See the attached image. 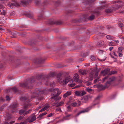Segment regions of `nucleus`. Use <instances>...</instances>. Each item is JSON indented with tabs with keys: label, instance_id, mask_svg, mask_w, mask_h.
Here are the masks:
<instances>
[{
	"label": "nucleus",
	"instance_id": "nucleus-16",
	"mask_svg": "<svg viewBox=\"0 0 124 124\" xmlns=\"http://www.w3.org/2000/svg\"><path fill=\"white\" fill-rule=\"evenodd\" d=\"M50 91L51 92H54L55 91H57V93L55 95H56L57 96H58L60 95L61 93V91H58V89L57 88H56L55 89H50Z\"/></svg>",
	"mask_w": 124,
	"mask_h": 124
},
{
	"label": "nucleus",
	"instance_id": "nucleus-23",
	"mask_svg": "<svg viewBox=\"0 0 124 124\" xmlns=\"http://www.w3.org/2000/svg\"><path fill=\"white\" fill-rule=\"evenodd\" d=\"M73 12L72 11L69 10L67 12L66 15L68 16H72L73 15Z\"/></svg>",
	"mask_w": 124,
	"mask_h": 124
},
{
	"label": "nucleus",
	"instance_id": "nucleus-3",
	"mask_svg": "<svg viewBox=\"0 0 124 124\" xmlns=\"http://www.w3.org/2000/svg\"><path fill=\"white\" fill-rule=\"evenodd\" d=\"M35 81V79H31L29 80H27L26 82L21 83L20 84V86L23 88H32V83H33Z\"/></svg>",
	"mask_w": 124,
	"mask_h": 124
},
{
	"label": "nucleus",
	"instance_id": "nucleus-11",
	"mask_svg": "<svg viewBox=\"0 0 124 124\" xmlns=\"http://www.w3.org/2000/svg\"><path fill=\"white\" fill-rule=\"evenodd\" d=\"M11 0L13 2L10 3L8 4L9 6L11 7L13 6H14L18 7L19 6V4L17 1H16V0Z\"/></svg>",
	"mask_w": 124,
	"mask_h": 124
},
{
	"label": "nucleus",
	"instance_id": "nucleus-29",
	"mask_svg": "<svg viewBox=\"0 0 124 124\" xmlns=\"http://www.w3.org/2000/svg\"><path fill=\"white\" fill-rule=\"evenodd\" d=\"M72 22H73L74 23H79L81 22L82 21L81 19H75L73 20Z\"/></svg>",
	"mask_w": 124,
	"mask_h": 124
},
{
	"label": "nucleus",
	"instance_id": "nucleus-19",
	"mask_svg": "<svg viewBox=\"0 0 124 124\" xmlns=\"http://www.w3.org/2000/svg\"><path fill=\"white\" fill-rule=\"evenodd\" d=\"M115 79V78L114 77H112L110 78L109 79V80L108 81L106 82L107 84H109L111 83L113 81H114Z\"/></svg>",
	"mask_w": 124,
	"mask_h": 124
},
{
	"label": "nucleus",
	"instance_id": "nucleus-35",
	"mask_svg": "<svg viewBox=\"0 0 124 124\" xmlns=\"http://www.w3.org/2000/svg\"><path fill=\"white\" fill-rule=\"evenodd\" d=\"M110 56L112 58L114 59H116V58H115L114 56H116V54L114 52H113L110 54Z\"/></svg>",
	"mask_w": 124,
	"mask_h": 124
},
{
	"label": "nucleus",
	"instance_id": "nucleus-13",
	"mask_svg": "<svg viewBox=\"0 0 124 124\" xmlns=\"http://www.w3.org/2000/svg\"><path fill=\"white\" fill-rule=\"evenodd\" d=\"M95 0H85L83 2V4L85 5H89L94 2Z\"/></svg>",
	"mask_w": 124,
	"mask_h": 124
},
{
	"label": "nucleus",
	"instance_id": "nucleus-44",
	"mask_svg": "<svg viewBox=\"0 0 124 124\" xmlns=\"http://www.w3.org/2000/svg\"><path fill=\"white\" fill-rule=\"evenodd\" d=\"M81 96H82L86 94V92L84 91H81Z\"/></svg>",
	"mask_w": 124,
	"mask_h": 124
},
{
	"label": "nucleus",
	"instance_id": "nucleus-51",
	"mask_svg": "<svg viewBox=\"0 0 124 124\" xmlns=\"http://www.w3.org/2000/svg\"><path fill=\"white\" fill-rule=\"evenodd\" d=\"M116 73V71H111L110 72H109L108 74V75H111L115 74Z\"/></svg>",
	"mask_w": 124,
	"mask_h": 124
},
{
	"label": "nucleus",
	"instance_id": "nucleus-31",
	"mask_svg": "<svg viewBox=\"0 0 124 124\" xmlns=\"http://www.w3.org/2000/svg\"><path fill=\"white\" fill-rule=\"evenodd\" d=\"M40 92V89L39 88H37L35 89L34 92L35 93L38 95Z\"/></svg>",
	"mask_w": 124,
	"mask_h": 124
},
{
	"label": "nucleus",
	"instance_id": "nucleus-59",
	"mask_svg": "<svg viewBox=\"0 0 124 124\" xmlns=\"http://www.w3.org/2000/svg\"><path fill=\"white\" fill-rule=\"evenodd\" d=\"M28 105H26L24 106L23 107V109L24 110H26V108H28Z\"/></svg>",
	"mask_w": 124,
	"mask_h": 124
},
{
	"label": "nucleus",
	"instance_id": "nucleus-52",
	"mask_svg": "<svg viewBox=\"0 0 124 124\" xmlns=\"http://www.w3.org/2000/svg\"><path fill=\"white\" fill-rule=\"evenodd\" d=\"M123 49L124 48L123 47H119L118 48V51L119 52H121Z\"/></svg>",
	"mask_w": 124,
	"mask_h": 124
},
{
	"label": "nucleus",
	"instance_id": "nucleus-48",
	"mask_svg": "<svg viewBox=\"0 0 124 124\" xmlns=\"http://www.w3.org/2000/svg\"><path fill=\"white\" fill-rule=\"evenodd\" d=\"M67 109H68V110H67V111H68V112H71V106H68L67 107Z\"/></svg>",
	"mask_w": 124,
	"mask_h": 124
},
{
	"label": "nucleus",
	"instance_id": "nucleus-8",
	"mask_svg": "<svg viewBox=\"0 0 124 124\" xmlns=\"http://www.w3.org/2000/svg\"><path fill=\"white\" fill-rule=\"evenodd\" d=\"M116 5H115L113 6L111 8L106 9L105 10V12L107 14H110L113 10H116Z\"/></svg>",
	"mask_w": 124,
	"mask_h": 124
},
{
	"label": "nucleus",
	"instance_id": "nucleus-27",
	"mask_svg": "<svg viewBox=\"0 0 124 124\" xmlns=\"http://www.w3.org/2000/svg\"><path fill=\"white\" fill-rule=\"evenodd\" d=\"M74 93L75 96H81V92L80 91H76Z\"/></svg>",
	"mask_w": 124,
	"mask_h": 124
},
{
	"label": "nucleus",
	"instance_id": "nucleus-14",
	"mask_svg": "<svg viewBox=\"0 0 124 124\" xmlns=\"http://www.w3.org/2000/svg\"><path fill=\"white\" fill-rule=\"evenodd\" d=\"M89 110V109L88 108H87L86 109H85L84 110H82L80 111L76 115H75V116L76 117L78 116L80 114L83 113H84L85 112H88Z\"/></svg>",
	"mask_w": 124,
	"mask_h": 124
},
{
	"label": "nucleus",
	"instance_id": "nucleus-49",
	"mask_svg": "<svg viewBox=\"0 0 124 124\" xmlns=\"http://www.w3.org/2000/svg\"><path fill=\"white\" fill-rule=\"evenodd\" d=\"M81 56L82 57H85L86 56H87V55L86 54V53H83V52H82L81 53Z\"/></svg>",
	"mask_w": 124,
	"mask_h": 124
},
{
	"label": "nucleus",
	"instance_id": "nucleus-22",
	"mask_svg": "<svg viewBox=\"0 0 124 124\" xmlns=\"http://www.w3.org/2000/svg\"><path fill=\"white\" fill-rule=\"evenodd\" d=\"M32 0H23L21 1V2L22 3L26 5L28 4Z\"/></svg>",
	"mask_w": 124,
	"mask_h": 124
},
{
	"label": "nucleus",
	"instance_id": "nucleus-58",
	"mask_svg": "<svg viewBox=\"0 0 124 124\" xmlns=\"http://www.w3.org/2000/svg\"><path fill=\"white\" fill-rule=\"evenodd\" d=\"M3 12H1L0 14L1 15H3L5 16L6 15V13L5 12V11L4 10H3Z\"/></svg>",
	"mask_w": 124,
	"mask_h": 124
},
{
	"label": "nucleus",
	"instance_id": "nucleus-64",
	"mask_svg": "<svg viewBox=\"0 0 124 124\" xmlns=\"http://www.w3.org/2000/svg\"><path fill=\"white\" fill-rule=\"evenodd\" d=\"M100 96L99 95L97 96L95 99L94 101L95 102L96 101L98 100L100 98Z\"/></svg>",
	"mask_w": 124,
	"mask_h": 124
},
{
	"label": "nucleus",
	"instance_id": "nucleus-61",
	"mask_svg": "<svg viewBox=\"0 0 124 124\" xmlns=\"http://www.w3.org/2000/svg\"><path fill=\"white\" fill-rule=\"evenodd\" d=\"M66 93L67 94L68 96L70 95L71 94V92L69 91H67L66 92Z\"/></svg>",
	"mask_w": 124,
	"mask_h": 124
},
{
	"label": "nucleus",
	"instance_id": "nucleus-41",
	"mask_svg": "<svg viewBox=\"0 0 124 124\" xmlns=\"http://www.w3.org/2000/svg\"><path fill=\"white\" fill-rule=\"evenodd\" d=\"M43 3L44 4L43 6H46L47 5L49 4V2L47 0H45L44 2Z\"/></svg>",
	"mask_w": 124,
	"mask_h": 124
},
{
	"label": "nucleus",
	"instance_id": "nucleus-36",
	"mask_svg": "<svg viewBox=\"0 0 124 124\" xmlns=\"http://www.w3.org/2000/svg\"><path fill=\"white\" fill-rule=\"evenodd\" d=\"M72 115L71 114H68L66 115L65 116H64L63 117V118L65 120H68L69 119L68 118H67L70 117V116Z\"/></svg>",
	"mask_w": 124,
	"mask_h": 124
},
{
	"label": "nucleus",
	"instance_id": "nucleus-43",
	"mask_svg": "<svg viewBox=\"0 0 124 124\" xmlns=\"http://www.w3.org/2000/svg\"><path fill=\"white\" fill-rule=\"evenodd\" d=\"M56 107H58L60 106V105L59 104V103H58L57 101L55 102V103H54L53 105Z\"/></svg>",
	"mask_w": 124,
	"mask_h": 124
},
{
	"label": "nucleus",
	"instance_id": "nucleus-32",
	"mask_svg": "<svg viewBox=\"0 0 124 124\" xmlns=\"http://www.w3.org/2000/svg\"><path fill=\"white\" fill-rule=\"evenodd\" d=\"M53 95H54V96L51 97V98L54 99V100L55 101V102L57 101L58 100L57 95H54V94H53Z\"/></svg>",
	"mask_w": 124,
	"mask_h": 124
},
{
	"label": "nucleus",
	"instance_id": "nucleus-30",
	"mask_svg": "<svg viewBox=\"0 0 124 124\" xmlns=\"http://www.w3.org/2000/svg\"><path fill=\"white\" fill-rule=\"evenodd\" d=\"M104 44V42L103 41H101L98 42L97 43V45L99 47L101 46H102Z\"/></svg>",
	"mask_w": 124,
	"mask_h": 124
},
{
	"label": "nucleus",
	"instance_id": "nucleus-33",
	"mask_svg": "<svg viewBox=\"0 0 124 124\" xmlns=\"http://www.w3.org/2000/svg\"><path fill=\"white\" fill-rule=\"evenodd\" d=\"M46 114H47V113L46 112H45L41 114L39 116H38L37 117V118H40L43 116L46 115Z\"/></svg>",
	"mask_w": 124,
	"mask_h": 124
},
{
	"label": "nucleus",
	"instance_id": "nucleus-4",
	"mask_svg": "<svg viewBox=\"0 0 124 124\" xmlns=\"http://www.w3.org/2000/svg\"><path fill=\"white\" fill-rule=\"evenodd\" d=\"M62 75L61 73H59L57 74V77L58 78V80L60 83H62L63 84H66L70 80V78H69L67 77H66L65 79H62L60 78V77Z\"/></svg>",
	"mask_w": 124,
	"mask_h": 124
},
{
	"label": "nucleus",
	"instance_id": "nucleus-26",
	"mask_svg": "<svg viewBox=\"0 0 124 124\" xmlns=\"http://www.w3.org/2000/svg\"><path fill=\"white\" fill-rule=\"evenodd\" d=\"M78 72L79 73V74H81L82 75L86 74V73L85 72L86 71L85 70H82L81 69H80L79 70Z\"/></svg>",
	"mask_w": 124,
	"mask_h": 124
},
{
	"label": "nucleus",
	"instance_id": "nucleus-20",
	"mask_svg": "<svg viewBox=\"0 0 124 124\" xmlns=\"http://www.w3.org/2000/svg\"><path fill=\"white\" fill-rule=\"evenodd\" d=\"M116 92H115L113 93L109 97V99L110 100H112L115 99L116 96Z\"/></svg>",
	"mask_w": 124,
	"mask_h": 124
},
{
	"label": "nucleus",
	"instance_id": "nucleus-63",
	"mask_svg": "<svg viewBox=\"0 0 124 124\" xmlns=\"http://www.w3.org/2000/svg\"><path fill=\"white\" fill-rule=\"evenodd\" d=\"M86 85L87 86L90 85L92 84V83L91 82H88L87 81L86 82Z\"/></svg>",
	"mask_w": 124,
	"mask_h": 124
},
{
	"label": "nucleus",
	"instance_id": "nucleus-24",
	"mask_svg": "<svg viewBox=\"0 0 124 124\" xmlns=\"http://www.w3.org/2000/svg\"><path fill=\"white\" fill-rule=\"evenodd\" d=\"M89 79L91 81H92L93 80V77L94 73L92 72H90L89 74Z\"/></svg>",
	"mask_w": 124,
	"mask_h": 124
},
{
	"label": "nucleus",
	"instance_id": "nucleus-2",
	"mask_svg": "<svg viewBox=\"0 0 124 124\" xmlns=\"http://www.w3.org/2000/svg\"><path fill=\"white\" fill-rule=\"evenodd\" d=\"M106 5H104L98 7L97 9H96L93 11L91 13V15L88 18V20L90 21H92L95 18V16H99L100 12L99 10L104 9L105 8Z\"/></svg>",
	"mask_w": 124,
	"mask_h": 124
},
{
	"label": "nucleus",
	"instance_id": "nucleus-5",
	"mask_svg": "<svg viewBox=\"0 0 124 124\" xmlns=\"http://www.w3.org/2000/svg\"><path fill=\"white\" fill-rule=\"evenodd\" d=\"M74 42L73 41H72L71 42H69L67 43L63 44L62 43H60L57 49L58 50H63L65 48L66 46L68 45L69 46H71L73 44Z\"/></svg>",
	"mask_w": 124,
	"mask_h": 124
},
{
	"label": "nucleus",
	"instance_id": "nucleus-39",
	"mask_svg": "<svg viewBox=\"0 0 124 124\" xmlns=\"http://www.w3.org/2000/svg\"><path fill=\"white\" fill-rule=\"evenodd\" d=\"M28 98V97L27 96H24L23 97H22L20 98V99L22 101H25L27 100Z\"/></svg>",
	"mask_w": 124,
	"mask_h": 124
},
{
	"label": "nucleus",
	"instance_id": "nucleus-12",
	"mask_svg": "<svg viewBox=\"0 0 124 124\" xmlns=\"http://www.w3.org/2000/svg\"><path fill=\"white\" fill-rule=\"evenodd\" d=\"M110 71V69L108 68H107L101 71L100 72V74H104L103 76H104L106 75Z\"/></svg>",
	"mask_w": 124,
	"mask_h": 124
},
{
	"label": "nucleus",
	"instance_id": "nucleus-55",
	"mask_svg": "<svg viewBox=\"0 0 124 124\" xmlns=\"http://www.w3.org/2000/svg\"><path fill=\"white\" fill-rule=\"evenodd\" d=\"M90 59L93 61H94L96 59L95 57L93 55H92L91 56Z\"/></svg>",
	"mask_w": 124,
	"mask_h": 124
},
{
	"label": "nucleus",
	"instance_id": "nucleus-42",
	"mask_svg": "<svg viewBox=\"0 0 124 124\" xmlns=\"http://www.w3.org/2000/svg\"><path fill=\"white\" fill-rule=\"evenodd\" d=\"M6 106V104H4L1 106L0 108V110L1 111H2L3 109Z\"/></svg>",
	"mask_w": 124,
	"mask_h": 124
},
{
	"label": "nucleus",
	"instance_id": "nucleus-53",
	"mask_svg": "<svg viewBox=\"0 0 124 124\" xmlns=\"http://www.w3.org/2000/svg\"><path fill=\"white\" fill-rule=\"evenodd\" d=\"M5 118L6 120H8L10 119L11 118V117L9 116H5Z\"/></svg>",
	"mask_w": 124,
	"mask_h": 124
},
{
	"label": "nucleus",
	"instance_id": "nucleus-38",
	"mask_svg": "<svg viewBox=\"0 0 124 124\" xmlns=\"http://www.w3.org/2000/svg\"><path fill=\"white\" fill-rule=\"evenodd\" d=\"M38 19L39 20H42L44 19L43 15L41 14L38 17Z\"/></svg>",
	"mask_w": 124,
	"mask_h": 124
},
{
	"label": "nucleus",
	"instance_id": "nucleus-50",
	"mask_svg": "<svg viewBox=\"0 0 124 124\" xmlns=\"http://www.w3.org/2000/svg\"><path fill=\"white\" fill-rule=\"evenodd\" d=\"M77 103L76 102H74L73 103H71V105L73 107H76L77 105Z\"/></svg>",
	"mask_w": 124,
	"mask_h": 124
},
{
	"label": "nucleus",
	"instance_id": "nucleus-56",
	"mask_svg": "<svg viewBox=\"0 0 124 124\" xmlns=\"http://www.w3.org/2000/svg\"><path fill=\"white\" fill-rule=\"evenodd\" d=\"M5 65L2 64H0V69H2L4 67Z\"/></svg>",
	"mask_w": 124,
	"mask_h": 124
},
{
	"label": "nucleus",
	"instance_id": "nucleus-7",
	"mask_svg": "<svg viewBox=\"0 0 124 124\" xmlns=\"http://www.w3.org/2000/svg\"><path fill=\"white\" fill-rule=\"evenodd\" d=\"M123 76L122 74L120 75L117 78V86L123 87L122 83V78Z\"/></svg>",
	"mask_w": 124,
	"mask_h": 124
},
{
	"label": "nucleus",
	"instance_id": "nucleus-54",
	"mask_svg": "<svg viewBox=\"0 0 124 124\" xmlns=\"http://www.w3.org/2000/svg\"><path fill=\"white\" fill-rule=\"evenodd\" d=\"M106 38H107V39L109 40H111L112 39L111 36L109 35L107 36H106Z\"/></svg>",
	"mask_w": 124,
	"mask_h": 124
},
{
	"label": "nucleus",
	"instance_id": "nucleus-62",
	"mask_svg": "<svg viewBox=\"0 0 124 124\" xmlns=\"http://www.w3.org/2000/svg\"><path fill=\"white\" fill-rule=\"evenodd\" d=\"M6 100L8 101H9L10 100L9 96L8 95L6 96Z\"/></svg>",
	"mask_w": 124,
	"mask_h": 124
},
{
	"label": "nucleus",
	"instance_id": "nucleus-57",
	"mask_svg": "<svg viewBox=\"0 0 124 124\" xmlns=\"http://www.w3.org/2000/svg\"><path fill=\"white\" fill-rule=\"evenodd\" d=\"M85 90L88 92H91L92 91V90L91 88L88 87L85 89Z\"/></svg>",
	"mask_w": 124,
	"mask_h": 124
},
{
	"label": "nucleus",
	"instance_id": "nucleus-15",
	"mask_svg": "<svg viewBox=\"0 0 124 124\" xmlns=\"http://www.w3.org/2000/svg\"><path fill=\"white\" fill-rule=\"evenodd\" d=\"M45 60V59H42L41 58H38L36 59V63L39 64H42L44 63Z\"/></svg>",
	"mask_w": 124,
	"mask_h": 124
},
{
	"label": "nucleus",
	"instance_id": "nucleus-1",
	"mask_svg": "<svg viewBox=\"0 0 124 124\" xmlns=\"http://www.w3.org/2000/svg\"><path fill=\"white\" fill-rule=\"evenodd\" d=\"M54 76V74L53 72L50 73L49 75H45L44 76L42 74L37 75L36 79L38 80L40 83H41L42 81L44 82H47L50 77H53Z\"/></svg>",
	"mask_w": 124,
	"mask_h": 124
},
{
	"label": "nucleus",
	"instance_id": "nucleus-28",
	"mask_svg": "<svg viewBox=\"0 0 124 124\" xmlns=\"http://www.w3.org/2000/svg\"><path fill=\"white\" fill-rule=\"evenodd\" d=\"M11 90L13 92L15 93L17 92L18 91V90L16 88L15 86L11 88Z\"/></svg>",
	"mask_w": 124,
	"mask_h": 124
},
{
	"label": "nucleus",
	"instance_id": "nucleus-25",
	"mask_svg": "<svg viewBox=\"0 0 124 124\" xmlns=\"http://www.w3.org/2000/svg\"><path fill=\"white\" fill-rule=\"evenodd\" d=\"M88 98L87 96H85L83 97L82 99L83 102H85L86 101H87L88 100Z\"/></svg>",
	"mask_w": 124,
	"mask_h": 124
},
{
	"label": "nucleus",
	"instance_id": "nucleus-47",
	"mask_svg": "<svg viewBox=\"0 0 124 124\" xmlns=\"http://www.w3.org/2000/svg\"><path fill=\"white\" fill-rule=\"evenodd\" d=\"M99 72L98 70H96L95 71V74L94 75L95 78H96L97 77L98 75V72Z\"/></svg>",
	"mask_w": 124,
	"mask_h": 124
},
{
	"label": "nucleus",
	"instance_id": "nucleus-18",
	"mask_svg": "<svg viewBox=\"0 0 124 124\" xmlns=\"http://www.w3.org/2000/svg\"><path fill=\"white\" fill-rule=\"evenodd\" d=\"M17 105V102H14L10 105V107L11 108L15 109L16 108Z\"/></svg>",
	"mask_w": 124,
	"mask_h": 124
},
{
	"label": "nucleus",
	"instance_id": "nucleus-10",
	"mask_svg": "<svg viewBox=\"0 0 124 124\" xmlns=\"http://www.w3.org/2000/svg\"><path fill=\"white\" fill-rule=\"evenodd\" d=\"M36 119V116L34 115H33L32 116H30L26 119V120L29 123H31L35 121Z\"/></svg>",
	"mask_w": 124,
	"mask_h": 124
},
{
	"label": "nucleus",
	"instance_id": "nucleus-45",
	"mask_svg": "<svg viewBox=\"0 0 124 124\" xmlns=\"http://www.w3.org/2000/svg\"><path fill=\"white\" fill-rule=\"evenodd\" d=\"M26 15L30 18H31L32 17V16L31 13H27L26 14Z\"/></svg>",
	"mask_w": 124,
	"mask_h": 124
},
{
	"label": "nucleus",
	"instance_id": "nucleus-34",
	"mask_svg": "<svg viewBox=\"0 0 124 124\" xmlns=\"http://www.w3.org/2000/svg\"><path fill=\"white\" fill-rule=\"evenodd\" d=\"M38 37L39 39L41 41H43L44 40L46 41H47L44 38L42 37L41 35H38Z\"/></svg>",
	"mask_w": 124,
	"mask_h": 124
},
{
	"label": "nucleus",
	"instance_id": "nucleus-37",
	"mask_svg": "<svg viewBox=\"0 0 124 124\" xmlns=\"http://www.w3.org/2000/svg\"><path fill=\"white\" fill-rule=\"evenodd\" d=\"M25 112V110L23 109H21L19 110V114L20 115H22L24 114V112Z\"/></svg>",
	"mask_w": 124,
	"mask_h": 124
},
{
	"label": "nucleus",
	"instance_id": "nucleus-40",
	"mask_svg": "<svg viewBox=\"0 0 124 124\" xmlns=\"http://www.w3.org/2000/svg\"><path fill=\"white\" fill-rule=\"evenodd\" d=\"M61 4V2L59 1H56L55 3V5L56 7L58 6Z\"/></svg>",
	"mask_w": 124,
	"mask_h": 124
},
{
	"label": "nucleus",
	"instance_id": "nucleus-60",
	"mask_svg": "<svg viewBox=\"0 0 124 124\" xmlns=\"http://www.w3.org/2000/svg\"><path fill=\"white\" fill-rule=\"evenodd\" d=\"M5 100L4 99L1 97L0 98V104L3 102Z\"/></svg>",
	"mask_w": 124,
	"mask_h": 124
},
{
	"label": "nucleus",
	"instance_id": "nucleus-9",
	"mask_svg": "<svg viewBox=\"0 0 124 124\" xmlns=\"http://www.w3.org/2000/svg\"><path fill=\"white\" fill-rule=\"evenodd\" d=\"M10 57L9 60L12 62L14 64L16 63L17 64H19V62L20 61V60L19 59H17V60H16L15 57L13 56H10Z\"/></svg>",
	"mask_w": 124,
	"mask_h": 124
},
{
	"label": "nucleus",
	"instance_id": "nucleus-46",
	"mask_svg": "<svg viewBox=\"0 0 124 124\" xmlns=\"http://www.w3.org/2000/svg\"><path fill=\"white\" fill-rule=\"evenodd\" d=\"M118 26H119V27L120 28H121L124 26L123 24L121 22H119V23H118Z\"/></svg>",
	"mask_w": 124,
	"mask_h": 124
},
{
	"label": "nucleus",
	"instance_id": "nucleus-17",
	"mask_svg": "<svg viewBox=\"0 0 124 124\" xmlns=\"http://www.w3.org/2000/svg\"><path fill=\"white\" fill-rule=\"evenodd\" d=\"M38 41L37 40H34L30 41L29 43V44L30 45H37Z\"/></svg>",
	"mask_w": 124,
	"mask_h": 124
},
{
	"label": "nucleus",
	"instance_id": "nucleus-21",
	"mask_svg": "<svg viewBox=\"0 0 124 124\" xmlns=\"http://www.w3.org/2000/svg\"><path fill=\"white\" fill-rule=\"evenodd\" d=\"M106 87V86L103 85H97V87L98 88H100V90H101L105 89Z\"/></svg>",
	"mask_w": 124,
	"mask_h": 124
},
{
	"label": "nucleus",
	"instance_id": "nucleus-6",
	"mask_svg": "<svg viewBox=\"0 0 124 124\" xmlns=\"http://www.w3.org/2000/svg\"><path fill=\"white\" fill-rule=\"evenodd\" d=\"M62 22L61 20L55 21L54 19H52L49 20L47 22L45 23L50 25L55 24L56 25H60L62 24Z\"/></svg>",
	"mask_w": 124,
	"mask_h": 124
}]
</instances>
